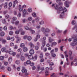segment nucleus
<instances>
[{"label": "nucleus", "instance_id": "nucleus-1", "mask_svg": "<svg viewBox=\"0 0 77 77\" xmlns=\"http://www.w3.org/2000/svg\"><path fill=\"white\" fill-rule=\"evenodd\" d=\"M52 7L54 6L55 9L57 10V14H60V13H61V14H60V18H63L65 12L67 11V9H66L65 7H64L63 8L62 6H60L58 8V5L57 4H52Z\"/></svg>", "mask_w": 77, "mask_h": 77}, {"label": "nucleus", "instance_id": "nucleus-2", "mask_svg": "<svg viewBox=\"0 0 77 77\" xmlns=\"http://www.w3.org/2000/svg\"><path fill=\"white\" fill-rule=\"evenodd\" d=\"M25 55L26 57H28L29 59V60H32V59L33 60H36V59H37V56H38L37 55H35L34 57H33V56L29 55L28 54H25Z\"/></svg>", "mask_w": 77, "mask_h": 77}, {"label": "nucleus", "instance_id": "nucleus-3", "mask_svg": "<svg viewBox=\"0 0 77 77\" xmlns=\"http://www.w3.org/2000/svg\"><path fill=\"white\" fill-rule=\"evenodd\" d=\"M46 41L45 40H43L42 41V46L41 47V50H43L44 49V47H45V43Z\"/></svg>", "mask_w": 77, "mask_h": 77}, {"label": "nucleus", "instance_id": "nucleus-4", "mask_svg": "<svg viewBox=\"0 0 77 77\" xmlns=\"http://www.w3.org/2000/svg\"><path fill=\"white\" fill-rule=\"evenodd\" d=\"M54 49H52L50 52V53L51 54V55L53 57H55L56 56V54L54 53Z\"/></svg>", "mask_w": 77, "mask_h": 77}, {"label": "nucleus", "instance_id": "nucleus-5", "mask_svg": "<svg viewBox=\"0 0 77 77\" xmlns=\"http://www.w3.org/2000/svg\"><path fill=\"white\" fill-rule=\"evenodd\" d=\"M69 2L68 1H67L64 2V5H65V6L66 8H68V7H69Z\"/></svg>", "mask_w": 77, "mask_h": 77}, {"label": "nucleus", "instance_id": "nucleus-6", "mask_svg": "<svg viewBox=\"0 0 77 77\" xmlns=\"http://www.w3.org/2000/svg\"><path fill=\"white\" fill-rule=\"evenodd\" d=\"M10 54H12L13 56H15L16 55V52H14L13 51H10L9 52Z\"/></svg>", "mask_w": 77, "mask_h": 77}, {"label": "nucleus", "instance_id": "nucleus-7", "mask_svg": "<svg viewBox=\"0 0 77 77\" xmlns=\"http://www.w3.org/2000/svg\"><path fill=\"white\" fill-rule=\"evenodd\" d=\"M22 51V49L21 48H20L17 50V51L20 53V55H21V56H23V52H21Z\"/></svg>", "mask_w": 77, "mask_h": 77}, {"label": "nucleus", "instance_id": "nucleus-8", "mask_svg": "<svg viewBox=\"0 0 77 77\" xmlns=\"http://www.w3.org/2000/svg\"><path fill=\"white\" fill-rule=\"evenodd\" d=\"M55 40L51 38V37H49L48 38V41L50 43H51L53 41H54Z\"/></svg>", "mask_w": 77, "mask_h": 77}, {"label": "nucleus", "instance_id": "nucleus-9", "mask_svg": "<svg viewBox=\"0 0 77 77\" xmlns=\"http://www.w3.org/2000/svg\"><path fill=\"white\" fill-rule=\"evenodd\" d=\"M24 9H23L22 7H21V5H19V12H23V11Z\"/></svg>", "mask_w": 77, "mask_h": 77}, {"label": "nucleus", "instance_id": "nucleus-10", "mask_svg": "<svg viewBox=\"0 0 77 77\" xmlns=\"http://www.w3.org/2000/svg\"><path fill=\"white\" fill-rule=\"evenodd\" d=\"M35 53V51L33 49H31L29 51V54H33Z\"/></svg>", "mask_w": 77, "mask_h": 77}, {"label": "nucleus", "instance_id": "nucleus-11", "mask_svg": "<svg viewBox=\"0 0 77 77\" xmlns=\"http://www.w3.org/2000/svg\"><path fill=\"white\" fill-rule=\"evenodd\" d=\"M1 51L3 53H5L6 52V49L5 48H2L1 49Z\"/></svg>", "mask_w": 77, "mask_h": 77}, {"label": "nucleus", "instance_id": "nucleus-12", "mask_svg": "<svg viewBox=\"0 0 77 77\" xmlns=\"http://www.w3.org/2000/svg\"><path fill=\"white\" fill-rule=\"evenodd\" d=\"M22 72L23 73H27V70H26V69L23 68L22 70Z\"/></svg>", "mask_w": 77, "mask_h": 77}, {"label": "nucleus", "instance_id": "nucleus-13", "mask_svg": "<svg viewBox=\"0 0 77 77\" xmlns=\"http://www.w3.org/2000/svg\"><path fill=\"white\" fill-rule=\"evenodd\" d=\"M29 30L31 31V33L32 34H33V33H35V32L34 30H32V28H29Z\"/></svg>", "mask_w": 77, "mask_h": 77}, {"label": "nucleus", "instance_id": "nucleus-14", "mask_svg": "<svg viewBox=\"0 0 77 77\" xmlns=\"http://www.w3.org/2000/svg\"><path fill=\"white\" fill-rule=\"evenodd\" d=\"M45 32H50V29L48 28H46L45 29Z\"/></svg>", "mask_w": 77, "mask_h": 77}, {"label": "nucleus", "instance_id": "nucleus-15", "mask_svg": "<svg viewBox=\"0 0 77 77\" xmlns=\"http://www.w3.org/2000/svg\"><path fill=\"white\" fill-rule=\"evenodd\" d=\"M23 50L24 52H26V51H27L28 49L27 48L24 47L23 48Z\"/></svg>", "mask_w": 77, "mask_h": 77}, {"label": "nucleus", "instance_id": "nucleus-16", "mask_svg": "<svg viewBox=\"0 0 77 77\" xmlns=\"http://www.w3.org/2000/svg\"><path fill=\"white\" fill-rule=\"evenodd\" d=\"M5 32H0V36H5Z\"/></svg>", "mask_w": 77, "mask_h": 77}, {"label": "nucleus", "instance_id": "nucleus-17", "mask_svg": "<svg viewBox=\"0 0 77 77\" xmlns=\"http://www.w3.org/2000/svg\"><path fill=\"white\" fill-rule=\"evenodd\" d=\"M22 12L23 15H25V14H26V13H27V11L25 9H24L23 11Z\"/></svg>", "mask_w": 77, "mask_h": 77}, {"label": "nucleus", "instance_id": "nucleus-18", "mask_svg": "<svg viewBox=\"0 0 77 77\" xmlns=\"http://www.w3.org/2000/svg\"><path fill=\"white\" fill-rule=\"evenodd\" d=\"M6 42V40L3 38L2 39V43L3 44H5Z\"/></svg>", "mask_w": 77, "mask_h": 77}, {"label": "nucleus", "instance_id": "nucleus-19", "mask_svg": "<svg viewBox=\"0 0 77 77\" xmlns=\"http://www.w3.org/2000/svg\"><path fill=\"white\" fill-rule=\"evenodd\" d=\"M20 60L22 61H24L25 60V57H24L23 56H22L20 57Z\"/></svg>", "mask_w": 77, "mask_h": 77}, {"label": "nucleus", "instance_id": "nucleus-20", "mask_svg": "<svg viewBox=\"0 0 77 77\" xmlns=\"http://www.w3.org/2000/svg\"><path fill=\"white\" fill-rule=\"evenodd\" d=\"M8 8V3L5 2L4 4V8L6 9Z\"/></svg>", "mask_w": 77, "mask_h": 77}, {"label": "nucleus", "instance_id": "nucleus-21", "mask_svg": "<svg viewBox=\"0 0 77 77\" xmlns=\"http://www.w3.org/2000/svg\"><path fill=\"white\" fill-rule=\"evenodd\" d=\"M5 59V57L3 56H1L0 57V60H3Z\"/></svg>", "mask_w": 77, "mask_h": 77}, {"label": "nucleus", "instance_id": "nucleus-22", "mask_svg": "<svg viewBox=\"0 0 77 77\" xmlns=\"http://www.w3.org/2000/svg\"><path fill=\"white\" fill-rule=\"evenodd\" d=\"M16 63L17 65H19L20 63V60H17L16 61Z\"/></svg>", "mask_w": 77, "mask_h": 77}, {"label": "nucleus", "instance_id": "nucleus-23", "mask_svg": "<svg viewBox=\"0 0 77 77\" xmlns=\"http://www.w3.org/2000/svg\"><path fill=\"white\" fill-rule=\"evenodd\" d=\"M19 23H20L19 21L17 20L15 22V25H16V26H18V25L19 24Z\"/></svg>", "mask_w": 77, "mask_h": 77}, {"label": "nucleus", "instance_id": "nucleus-24", "mask_svg": "<svg viewBox=\"0 0 77 77\" xmlns=\"http://www.w3.org/2000/svg\"><path fill=\"white\" fill-rule=\"evenodd\" d=\"M20 46L21 48H24V47H25V45L23 43H21L20 44Z\"/></svg>", "mask_w": 77, "mask_h": 77}, {"label": "nucleus", "instance_id": "nucleus-25", "mask_svg": "<svg viewBox=\"0 0 77 77\" xmlns=\"http://www.w3.org/2000/svg\"><path fill=\"white\" fill-rule=\"evenodd\" d=\"M8 61L9 62H11L12 61V57H9L8 58Z\"/></svg>", "mask_w": 77, "mask_h": 77}, {"label": "nucleus", "instance_id": "nucleus-26", "mask_svg": "<svg viewBox=\"0 0 77 77\" xmlns=\"http://www.w3.org/2000/svg\"><path fill=\"white\" fill-rule=\"evenodd\" d=\"M70 45L71 46H75V45H76V43H71L70 44Z\"/></svg>", "mask_w": 77, "mask_h": 77}, {"label": "nucleus", "instance_id": "nucleus-27", "mask_svg": "<svg viewBox=\"0 0 77 77\" xmlns=\"http://www.w3.org/2000/svg\"><path fill=\"white\" fill-rule=\"evenodd\" d=\"M39 57H40V58L41 59H42V58H43V57H44V56H43V54L42 53H41Z\"/></svg>", "mask_w": 77, "mask_h": 77}, {"label": "nucleus", "instance_id": "nucleus-28", "mask_svg": "<svg viewBox=\"0 0 77 77\" xmlns=\"http://www.w3.org/2000/svg\"><path fill=\"white\" fill-rule=\"evenodd\" d=\"M15 33L16 35H18L20 33V30H17L15 32Z\"/></svg>", "mask_w": 77, "mask_h": 77}, {"label": "nucleus", "instance_id": "nucleus-29", "mask_svg": "<svg viewBox=\"0 0 77 77\" xmlns=\"http://www.w3.org/2000/svg\"><path fill=\"white\" fill-rule=\"evenodd\" d=\"M42 50H43L45 52L47 51V48H44V47H43V49Z\"/></svg>", "mask_w": 77, "mask_h": 77}, {"label": "nucleus", "instance_id": "nucleus-30", "mask_svg": "<svg viewBox=\"0 0 77 77\" xmlns=\"http://www.w3.org/2000/svg\"><path fill=\"white\" fill-rule=\"evenodd\" d=\"M27 39L28 41H31L32 40V37L31 36H28Z\"/></svg>", "mask_w": 77, "mask_h": 77}, {"label": "nucleus", "instance_id": "nucleus-31", "mask_svg": "<svg viewBox=\"0 0 77 77\" xmlns=\"http://www.w3.org/2000/svg\"><path fill=\"white\" fill-rule=\"evenodd\" d=\"M26 62L27 65H28V64H30L31 63V61L30 60H27Z\"/></svg>", "mask_w": 77, "mask_h": 77}, {"label": "nucleus", "instance_id": "nucleus-32", "mask_svg": "<svg viewBox=\"0 0 77 77\" xmlns=\"http://www.w3.org/2000/svg\"><path fill=\"white\" fill-rule=\"evenodd\" d=\"M75 24V20H72V25H74Z\"/></svg>", "mask_w": 77, "mask_h": 77}, {"label": "nucleus", "instance_id": "nucleus-33", "mask_svg": "<svg viewBox=\"0 0 77 77\" xmlns=\"http://www.w3.org/2000/svg\"><path fill=\"white\" fill-rule=\"evenodd\" d=\"M28 20L29 21H32V18L31 17H29L28 18Z\"/></svg>", "mask_w": 77, "mask_h": 77}, {"label": "nucleus", "instance_id": "nucleus-34", "mask_svg": "<svg viewBox=\"0 0 77 77\" xmlns=\"http://www.w3.org/2000/svg\"><path fill=\"white\" fill-rule=\"evenodd\" d=\"M35 49L36 50H38L39 49V46H36L35 47Z\"/></svg>", "mask_w": 77, "mask_h": 77}, {"label": "nucleus", "instance_id": "nucleus-35", "mask_svg": "<svg viewBox=\"0 0 77 77\" xmlns=\"http://www.w3.org/2000/svg\"><path fill=\"white\" fill-rule=\"evenodd\" d=\"M39 24H40V25H42V24H44V21H41L39 23Z\"/></svg>", "mask_w": 77, "mask_h": 77}, {"label": "nucleus", "instance_id": "nucleus-36", "mask_svg": "<svg viewBox=\"0 0 77 77\" xmlns=\"http://www.w3.org/2000/svg\"><path fill=\"white\" fill-rule=\"evenodd\" d=\"M41 70V68H40V66H38L37 68V71H39V70Z\"/></svg>", "mask_w": 77, "mask_h": 77}, {"label": "nucleus", "instance_id": "nucleus-37", "mask_svg": "<svg viewBox=\"0 0 77 77\" xmlns=\"http://www.w3.org/2000/svg\"><path fill=\"white\" fill-rule=\"evenodd\" d=\"M53 65H54V63H51L49 64V66H53Z\"/></svg>", "mask_w": 77, "mask_h": 77}, {"label": "nucleus", "instance_id": "nucleus-38", "mask_svg": "<svg viewBox=\"0 0 77 77\" xmlns=\"http://www.w3.org/2000/svg\"><path fill=\"white\" fill-rule=\"evenodd\" d=\"M0 69H5V67L4 66H1L0 67Z\"/></svg>", "mask_w": 77, "mask_h": 77}, {"label": "nucleus", "instance_id": "nucleus-39", "mask_svg": "<svg viewBox=\"0 0 77 77\" xmlns=\"http://www.w3.org/2000/svg\"><path fill=\"white\" fill-rule=\"evenodd\" d=\"M10 45L11 47H13L14 45V44L13 43L11 42L10 44Z\"/></svg>", "mask_w": 77, "mask_h": 77}, {"label": "nucleus", "instance_id": "nucleus-40", "mask_svg": "<svg viewBox=\"0 0 77 77\" xmlns=\"http://www.w3.org/2000/svg\"><path fill=\"white\" fill-rule=\"evenodd\" d=\"M28 36L27 35H25L23 37V39H27L28 38Z\"/></svg>", "mask_w": 77, "mask_h": 77}, {"label": "nucleus", "instance_id": "nucleus-41", "mask_svg": "<svg viewBox=\"0 0 77 77\" xmlns=\"http://www.w3.org/2000/svg\"><path fill=\"white\" fill-rule=\"evenodd\" d=\"M62 32V31H60L59 30H58L57 31V33H60Z\"/></svg>", "mask_w": 77, "mask_h": 77}, {"label": "nucleus", "instance_id": "nucleus-42", "mask_svg": "<svg viewBox=\"0 0 77 77\" xmlns=\"http://www.w3.org/2000/svg\"><path fill=\"white\" fill-rule=\"evenodd\" d=\"M53 45H57V42H54L52 43Z\"/></svg>", "mask_w": 77, "mask_h": 77}, {"label": "nucleus", "instance_id": "nucleus-43", "mask_svg": "<svg viewBox=\"0 0 77 77\" xmlns=\"http://www.w3.org/2000/svg\"><path fill=\"white\" fill-rule=\"evenodd\" d=\"M28 11L29 12H31L32 11V8H29Z\"/></svg>", "mask_w": 77, "mask_h": 77}, {"label": "nucleus", "instance_id": "nucleus-44", "mask_svg": "<svg viewBox=\"0 0 77 77\" xmlns=\"http://www.w3.org/2000/svg\"><path fill=\"white\" fill-rule=\"evenodd\" d=\"M14 48L15 50H16V49H17V48H18V46L17 45H14Z\"/></svg>", "mask_w": 77, "mask_h": 77}, {"label": "nucleus", "instance_id": "nucleus-45", "mask_svg": "<svg viewBox=\"0 0 77 77\" xmlns=\"http://www.w3.org/2000/svg\"><path fill=\"white\" fill-rule=\"evenodd\" d=\"M72 51H69V56H71L72 55Z\"/></svg>", "mask_w": 77, "mask_h": 77}, {"label": "nucleus", "instance_id": "nucleus-46", "mask_svg": "<svg viewBox=\"0 0 77 77\" xmlns=\"http://www.w3.org/2000/svg\"><path fill=\"white\" fill-rule=\"evenodd\" d=\"M7 27L6 26H5L3 27V29L5 30L6 31L7 30Z\"/></svg>", "mask_w": 77, "mask_h": 77}, {"label": "nucleus", "instance_id": "nucleus-47", "mask_svg": "<svg viewBox=\"0 0 77 77\" xmlns=\"http://www.w3.org/2000/svg\"><path fill=\"white\" fill-rule=\"evenodd\" d=\"M45 74L46 75H48V74H49V72L48 71H46L45 72Z\"/></svg>", "mask_w": 77, "mask_h": 77}, {"label": "nucleus", "instance_id": "nucleus-48", "mask_svg": "<svg viewBox=\"0 0 77 77\" xmlns=\"http://www.w3.org/2000/svg\"><path fill=\"white\" fill-rule=\"evenodd\" d=\"M25 31H22L21 32V34L22 35H24L25 34Z\"/></svg>", "mask_w": 77, "mask_h": 77}, {"label": "nucleus", "instance_id": "nucleus-49", "mask_svg": "<svg viewBox=\"0 0 77 77\" xmlns=\"http://www.w3.org/2000/svg\"><path fill=\"white\" fill-rule=\"evenodd\" d=\"M9 29L10 30H12V29H13V27L12 26H10L9 27Z\"/></svg>", "mask_w": 77, "mask_h": 77}, {"label": "nucleus", "instance_id": "nucleus-50", "mask_svg": "<svg viewBox=\"0 0 77 77\" xmlns=\"http://www.w3.org/2000/svg\"><path fill=\"white\" fill-rule=\"evenodd\" d=\"M7 70L8 71H11V68L10 67H8L7 69Z\"/></svg>", "mask_w": 77, "mask_h": 77}, {"label": "nucleus", "instance_id": "nucleus-51", "mask_svg": "<svg viewBox=\"0 0 77 77\" xmlns=\"http://www.w3.org/2000/svg\"><path fill=\"white\" fill-rule=\"evenodd\" d=\"M5 18L6 19H8V18H9V16L8 15H6L5 16Z\"/></svg>", "mask_w": 77, "mask_h": 77}, {"label": "nucleus", "instance_id": "nucleus-52", "mask_svg": "<svg viewBox=\"0 0 77 77\" xmlns=\"http://www.w3.org/2000/svg\"><path fill=\"white\" fill-rule=\"evenodd\" d=\"M41 30L42 32H45V28L44 27L42 28L41 29Z\"/></svg>", "mask_w": 77, "mask_h": 77}, {"label": "nucleus", "instance_id": "nucleus-53", "mask_svg": "<svg viewBox=\"0 0 77 77\" xmlns=\"http://www.w3.org/2000/svg\"><path fill=\"white\" fill-rule=\"evenodd\" d=\"M63 46H62L60 47V49L61 51H63Z\"/></svg>", "mask_w": 77, "mask_h": 77}, {"label": "nucleus", "instance_id": "nucleus-54", "mask_svg": "<svg viewBox=\"0 0 77 77\" xmlns=\"http://www.w3.org/2000/svg\"><path fill=\"white\" fill-rule=\"evenodd\" d=\"M32 16L34 17H35L36 16V14L35 13H33L32 14Z\"/></svg>", "mask_w": 77, "mask_h": 77}, {"label": "nucleus", "instance_id": "nucleus-55", "mask_svg": "<svg viewBox=\"0 0 77 77\" xmlns=\"http://www.w3.org/2000/svg\"><path fill=\"white\" fill-rule=\"evenodd\" d=\"M45 55L46 56H48L50 55V53H46L45 54Z\"/></svg>", "mask_w": 77, "mask_h": 77}, {"label": "nucleus", "instance_id": "nucleus-56", "mask_svg": "<svg viewBox=\"0 0 77 77\" xmlns=\"http://www.w3.org/2000/svg\"><path fill=\"white\" fill-rule=\"evenodd\" d=\"M13 21H16L17 20V17H14L13 18Z\"/></svg>", "mask_w": 77, "mask_h": 77}, {"label": "nucleus", "instance_id": "nucleus-57", "mask_svg": "<svg viewBox=\"0 0 77 77\" xmlns=\"http://www.w3.org/2000/svg\"><path fill=\"white\" fill-rule=\"evenodd\" d=\"M21 40V38H20V39H18L17 41H16V43H19L20 42V41Z\"/></svg>", "mask_w": 77, "mask_h": 77}, {"label": "nucleus", "instance_id": "nucleus-58", "mask_svg": "<svg viewBox=\"0 0 77 77\" xmlns=\"http://www.w3.org/2000/svg\"><path fill=\"white\" fill-rule=\"evenodd\" d=\"M25 29H26V30H29V27L28 26H26L25 27Z\"/></svg>", "mask_w": 77, "mask_h": 77}, {"label": "nucleus", "instance_id": "nucleus-59", "mask_svg": "<svg viewBox=\"0 0 77 77\" xmlns=\"http://www.w3.org/2000/svg\"><path fill=\"white\" fill-rule=\"evenodd\" d=\"M2 23L3 24H5L6 23V20L4 19L2 20Z\"/></svg>", "mask_w": 77, "mask_h": 77}, {"label": "nucleus", "instance_id": "nucleus-60", "mask_svg": "<svg viewBox=\"0 0 77 77\" xmlns=\"http://www.w3.org/2000/svg\"><path fill=\"white\" fill-rule=\"evenodd\" d=\"M9 34L10 35H12L13 34V32L12 31H10L9 32Z\"/></svg>", "mask_w": 77, "mask_h": 77}, {"label": "nucleus", "instance_id": "nucleus-61", "mask_svg": "<svg viewBox=\"0 0 77 77\" xmlns=\"http://www.w3.org/2000/svg\"><path fill=\"white\" fill-rule=\"evenodd\" d=\"M4 65L5 66H7V65H8V62H5L4 63Z\"/></svg>", "mask_w": 77, "mask_h": 77}, {"label": "nucleus", "instance_id": "nucleus-62", "mask_svg": "<svg viewBox=\"0 0 77 77\" xmlns=\"http://www.w3.org/2000/svg\"><path fill=\"white\" fill-rule=\"evenodd\" d=\"M35 20L36 21H38L39 20V18L37 17L36 18H35Z\"/></svg>", "mask_w": 77, "mask_h": 77}, {"label": "nucleus", "instance_id": "nucleus-63", "mask_svg": "<svg viewBox=\"0 0 77 77\" xmlns=\"http://www.w3.org/2000/svg\"><path fill=\"white\" fill-rule=\"evenodd\" d=\"M11 41H14L15 40V38L14 37H12L11 38Z\"/></svg>", "mask_w": 77, "mask_h": 77}, {"label": "nucleus", "instance_id": "nucleus-64", "mask_svg": "<svg viewBox=\"0 0 77 77\" xmlns=\"http://www.w3.org/2000/svg\"><path fill=\"white\" fill-rule=\"evenodd\" d=\"M34 65H35V64L33 63H30V65L31 66H34Z\"/></svg>", "mask_w": 77, "mask_h": 77}]
</instances>
